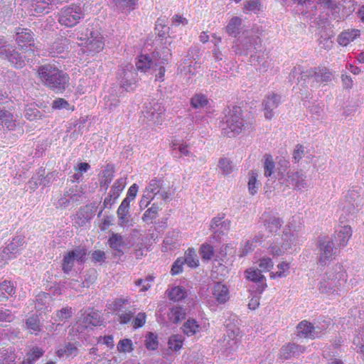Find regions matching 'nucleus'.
<instances>
[{"mask_svg":"<svg viewBox=\"0 0 364 364\" xmlns=\"http://www.w3.org/2000/svg\"><path fill=\"white\" fill-rule=\"evenodd\" d=\"M50 300V296L47 293H41L36 296L35 307L37 310L41 311L47 308Z\"/></svg>","mask_w":364,"mask_h":364,"instance_id":"3c124183","label":"nucleus"},{"mask_svg":"<svg viewBox=\"0 0 364 364\" xmlns=\"http://www.w3.org/2000/svg\"><path fill=\"white\" fill-rule=\"evenodd\" d=\"M352 235V230L350 226L349 225H344V226H339L333 235V240L335 242L336 245L341 248L343 247H345L350 237Z\"/></svg>","mask_w":364,"mask_h":364,"instance_id":"412c9836","label":"nucleus"},{"mask_svg":"<svg viewBox=\"0 0 364 364\" xmlns=\"http://www.w3.org/2000/svg\"><path fill=\"white\" fill-rule=\"evenodd\" d=\"M26 328L31 333L37 335L41 331L40 320L37 316L32 315L26 320Z\"/></svg>","mask_w":364,"mask_h":364,"instance_id":"ea45409f","label":"nucleus"},{"mask_svg":"<svg viewBox=\"0 0 364 364\" xmlns=\"http://www.w3.org/2000/svg\"><path fill=\"white\" fill-rule=\"evenodd\" d=\"M172 155L174 157H180L181 156H191V153L189 151L187 144L173 143Z\"/></svg>","mask_w":364,"mask_h":364,"instance_id":"09e8293b","label":"nucleus"},{"mask_svg":"<svg viewBox=\"0 0 364 364\" xmlns=\"http://www.w3.org/2000/svg\"><path fill=\"white\" fill-rule=\"evenodd\" d=\"M165 108L161 103L156 101L149 102L145 107L144 117L150 125L161 124L164 119Z\"/></svg>","mask_w":364,"mask_h":364,"instance_id":"f8f14e48","label":"nucleus"},{"mask_svg":"<svg viewBox=\"0 0 364 364\" xmlns=\"http://www.w3.org/2000/svg\"><path fill=\"white\" fill-rule=\"evenodd\" d=\"M113 173V166L111 164H107L105 170L102 171V178L100 181L101 186H105L106 188H107L114 177Z\"/></svg>","mask_w":364,"mask_h":364,"instance_id":"79ce46f5","label":"nucleus"},{"mask_svg":"<svg viewBox=\"0 0 364 364\" xmlns=\"http://www.w3.org/2000/svg\"><path fill=\"white\" fill-rule=\"evenodd\" d=\"M73 314V312L71 307H63L60 310L56 311L55 316V317H53V319L55 322L65 321L68 318H71Z\"/></svg>","mask_w":364,"mask_h":364,"instance_id":"8fccbe9b","label":"nucleus"},{"mask_svg":"<svg viewBox=\"0 0 364 364\" xmlns=\"http://www.w3.org/2000/svg\"><path fill=\"white\" fill-rule=\"evenodd\" d=\"M158 336L156 334L149 332L145 337V346L148 350H154L158 348Z\"/></svg>","mask_w":364,"mask_h":364,"instance_id":"bf43d9fd","label":"nucleus"},{"mask_svg":"<svg viewBox=\"0 0 364 364\" xmlns=\"http://www.w3.org/2000/svg\"><path fill=\"white\" fill-rule=\"evenodd\" d=\"M200 255L203 259H212L214 255L213 247L208 243L203 244L200 249Z\"/></svg>","mask_w":364,"mask_h":364,"instance_id":"680f3d73","label":"nucleus"},{"mask_svg":"<svg viewBox=\"0 0 364 364\" xmlns=\"http://www.w3.org/2000/svg\"><path fill=\"white\" fill-rule=\"evenodd\" d=\"M185 310L179 306H173L169 314V318L173 323H178L185 316Z\"/></svg>","mask_w":364,"mask_h":364,"instance_id":"5fc2aeb1","label":"nucleus"},{"mask_svg":"<svg viewBox=\"0 0 364 364\" xmlns=\"http://www.w3.org/2000/svg\"><path fill=\"white\" fill-rule=\"evenodd\" d=\"M183 343V337L181 335L176 334L170 336L168 346L171 350L177 351L181 348Z\"/></svg>","mask_w":364,"mask_h":364,"instance_id":"603ef678","label":"nucleus"},{"mask_svg":"<svg viewBox=\"0 0 364 364\" xmlns=\"http://www.w3.org/2000/svg\"><path fill=\"white\" fill-rule=\"evenodd\" d=\"M78 346V343H65L58 349L57 355L59 358L75 357L79 353Z\"/></svg>","mask_w":364,"mask_h":364,"instance_id":"cd10ccee","label":"nucleus"},{"mask_svg":"<svg viewBox=\"0 0 364 364\" xmlns=\"http://www.w3.org/2000/svg\"><path fill=\"white\" fill-rule=\"evenodd\" d=\"M230 221L228 220H224L223 216L213 218L210 225V230L213 233L210 239L218 242L220 240L221 236L228 232L230 230Z\"/></svg>","mask_w":364,"mask_h":364,"instance_id":"dca6fc26","label":"nucleus"},{"mask_svg":"<svg viewBox=\"0 0 364 364\" xmlns=\"http://www.w3.org/2000/svg\"><path fill=\"white\" fill-rule=\"evenodd\" d=\"M186 296V291L181 287H175L168 292V297L171 300L178 301L184 299Z\"/></svg>","mask_w":364,"mask_h":364,"instance_id":"6e6d98bb","label":"nucleus"},{"mask_svg":"<svg viewBox=\"0 0 364 364\" xmlns=\"http://www.w3.org/2000/svg\"><path fill=\"white\" fill-rule=\"evenodd\" d=\"M25 53L26 54L23 55L12 46L11 49H10L4 59L7 60L14 68H22L26 65V62L32 60V58L35 55L34 50L32 48H29Z\"/></svg>","mask_w":364,"mask_h":364,"instance_id":"4468645a","label":"nucleus"},{"mask_svg":"<svg viewBox=\"0 0 364 364\" xmlns=\"http://www.w3.org/2000/svg\"><path fill=\"white\" fill-rule=\"evenodd\" d=\"M218 166L224 175L230 174L233 169L232 162L228 159H220Z\"/></svg>","mask_w":364,"mask_h":364,"instance_id":"774afa93","label":"nucleus"},{"mask_svg":"<svg viewBox=\"0 0 364 364\" xmlns=\"http://www.w3.org/2000/svg\"><path fill=\"white\" fill-rule=\"evenodd\" d=\"M362 188L360 186H353L346 196V205L343 207V211L351 215L355 214L363 206L360 193Z\"/></svg>","mask_w":364,"mask_h":364,"instance_id":"ddd939ff","label":"nucleus"},{"mask_svg":"<svg viewBox=\"0 0 364 364\" xmlns=\"http://www.w3.org/2000/svg\"><path fill=\"white\" fill-rule=\"evenodd\" d=\"M159 210V206L156 203H153L151 207L147 209L142 216V219L144 222H149L155 219L158 215V211Z\"/></svg>","mask_w":364,"mask_h":364,"instance_id":"052dcab7","label":"nucleus"},{"mask_svg":"<svg viewBox=\"0 0 364 364\" xmlns=\"http://www.w3.org/2000/svg\"><path fill=\"white\" fill-rule=\"evenodd\" d=\"M339 11L342 8L344 14L348 15L355 10V2L353 0H342L338 2Z\"/></svg>","mask_w":364,"mask_h":364,"instance_id":"0e129e2a","label":"nucleus"},{"mask_svg":"<svg viewBox=\"0 0 364 364\" xmlns=\"http://www.w3.org/2000/svg\"><path fill=\"white\" fill-rule=\"evenodd\" d=\"M117 348L119 352L122 353H130L134 350L132 341L129 338L120 340Z\"/></svg>","mask_w":364,"mask_h":364,"instance_id":"e2e57ef3","label":"nucleus"},{"mask_svg":"<svg viewBox=\"0 0 364 364\" xmlns=\"http://www.w3.org/2000/svg\"><path fill=\"white\" fill-rule=\"evenodd\" d=\"M262 240H263V235L261 234H259L258 235H256L252 241H250V240L246 241L244 247H242V249L240 253V257H244V256L247 255L248 253H250V252H252L255 247V245H254V242H255V243L261 242L262 241Z\"/></svg>","mask_w":364,"mask_h":364,"instance_id":"37998d69","label":"nucleus"},{"mask_svg":"<svg viewBox=\"0 0 364 364\" xmlns=\"http://www.w3.org/2000/svg\"><path fill=\"white\" fill-rule=\"evenodd\" d=\"M108 244L114 251L113 255L114 257H120L124 254L122 247L124 245V241L120 234L112 232L109 237Z\"/></svg>","mask_w":364,"mask_h":364,"instance_id":"bb28decb","label":"nucleus"},{"mask_svg":"<svg viewBox=\"0 0 364 364\" xmlns=\"http://www.w3.org/2000/svg\"><path fill=\"white\" fill-rule=\"evenodd\" d=\"M82 9L79 5L73 4L61 9L58 21L67 27L75 26L81 18H84Z\"/></svg>","mask_w":364,"mask_h":364,"instance_id":"1a4fd4ad","label":"nucleus"},{"mask_svg":"<svg viewBox=\"0 0 364 364\" xmlns=\"http://www.w3.org/2000/svg\"><path fill=\"white\" fill-rule=\"evenodd\" d=\"M242 25V19L237 16L230 18L226 26V32L231 36L236 37L240 31Z\"/></svg>","mask_w":364,"mask_h":364,"instance_id":"c9c22d12","label":"nucleus"},{"mask_svg":"<svg viewBox=\"0 0 364 364\" xmlns=\"http://www.w3.org/2000/svg\"><path fill=\"white\" fill-rule=\"evenodd\" d=\"M332 74L326 68L320 69L318 72L310 69L304 71L300 67L294 68L289 74V81L296 79L298 85L306 88H316L321 82L331 80Z\"/></svg>","mask_w":364,"mask_h":364,"instance_id":"f03ea898","label":"nucleus"},{"mask_svg":"<svg viewBox=\"0 0 364 364\" xmlns=\"http://www.w3.org/2000/svg\"><path fill=\"white\" fill-rule=\"evenodd\" d=\"M250 61L251 64L259 71H266L269 66L268 60L263 54L260 55V53H259L258 55H251Z\"/></svg>","mask_w":364,"mask_h":364,"instance_id":"e433bc0d","label":"nucleus"},{"mask_svg":"<svg viewBox=\"0 0 364 364\" xmlns=\"http://www.w3.org/2000/svg\"><path fill=\"white\" fill-rule=\"evenodd\" d=\"M16 293V287L11 281L4 280L0 283V301H6Z\"/></svg>","mask_w":364,"mask_h":364,"instance_id":"7c9ffc66","label":"nucleus"},{"mask_svg":"<svg viewBox=\"0 0 364 364\" xmlns=\"http://www.w3.org/2000/svg\"><path fill=\"white\" fill-rule=\"evenodd\" d=\"M80 40L84 41L82 45H85L87 51L92 54L100 52L105 46L102 36L97 31H94L92 28H87L85 37H80Z\"/></svg>","mask_w":364,"mask_h":364,"instance_id":"9b49d317","label":"nucleus"},{"mask_svg":"<svg viewBox=\"0 0 364 364\" xmlns=\"http://www.w3.org/2000/svg\"><path fill=\"white\" fill-rule=\"evenodd\" d=\"M360 34L358 29H348L343 31L338 37V43L343 46H346L350 42L354 41Z\"/></svg>","mask_w":364,"mask_h":364,"instance_id":"2f4dec72","label":"nucleus"},{"mask_svg":"<svg viewBox=\"0 0 364 364\" xmlns=\"http://www.w3.org/2000/svg\"><path fill=\"white\" fill-rule=\"evenodd\" d=\"M240 341L237 339L224 337L221 341V346L225 351L232 353L237 349Z\"/></svg>","mask_w":364,"mask_h":364,"instance_id":"864d4df0","label":"nucleus"},{"mask_svg":"<svg viewBox=\"0 0 364 364\" xmlns=\"http://www.w3.org/2000/svg\"><path fill=\"white\" fill-rule=\"evenodd\" d=\"M0 124L8 129H13L15 127V121L11 113L6 109H0Z\"/></svg>","mask_w":364,"mask_h":364,"instance_id":"4c0bfd02","label":"nucleus"},{"mask_svg":"<svg viewBox=\"0 0 364 364\" xmlns=\"http://www.w3.org/2000/svg\"><path fill=\"white\" fill-rule=\"evenodd\" d=\"M247 279L255 282L252 287L256 293L262 294L264 289L267 287L265 283V277L262 274L261 270L259 268L251 267L245 271Z\"/></svg>","mask_w":364,"mask_h":364,"instance_id":"a211bd4d","label":"nucleus"},{"mask_svg":"<svg viewBox=\"0 0 364 364\" xmlns=\"http://www.w3.org/2000/svg\"><path fill=\"white\" fill-rule=\"evenodd\" d=\"M37 73L42 82L55 92H62L68 85V75L58 69L54 65H43L38 68Z\"/></svg>","mask_w":364,"mask_h":364,"instance_id":"f257e3e1","label":"nucleus"},{"mask_svg":"<svg viewBox=\"0 0 364 364\" xmlns=\"http://www.w3.org/2000/svg\"><path fill=\"white\" fill-rule=\"evenodd\" d=\"M84 322L94 326H97L100 323V316L97 312L92 311L87 314L84 318Z\"/></svg>","mask_w":364,"mask_h":364,"instance_id":"338daca9","label":"nucleus"},{"mask_svg":"<svg viewBox=\"0 0 364 364\" xmlns=\"http://www.w3.org/2000/svg\"><path fill=\"white\" fill-rule=\"evenodd\" d=\"M306 178V176L302 171H289L286 174L281 173L279 181L281 186H284L282 191H285V188L300 191L307 186Z\"/></svg>","mask_w":364,"mask_h":364,"instance_id":"6e6552de","label":"nucleus"},{"mask_svg":"<svg viewBox=\"0 0 364 364\" xmlns=\"http://www.w3.org/2000/svg\"><path fill=\"white\" fill-rule=\"evenodd\" d=\"M306 350V348L303 346L294 343H289L284 345L279 353V358L282 360H289L294 357H297L300 354L303 353Z\"/></svg>","mask_w":364,"mask_h":364,"instance_id":"aec40b11","label":"nucleus"},{"mask_svg":"<svg viewBox=\"0 0 364 364\" xmlns=\"http://www.w3.org/2000/svg\"><path fill=\"white\" fill-rule=\"evenodd\" d=\"M296 329L297 335L300 337L312 339L320 337V331H317L316 328H314V326L307 321H301L298 324Z\"/></svg>","mask_w":364,"mask_h":364,"instance_id":"4be33fe9","label":"nucleus"},{"mask_svg":"<svg viewBox=\"0 0 364 364\" xmlns=\"http://www.w3.org/2000/svg\"><path fill=\"white\" fill-rule=\"evenodd\" d=\"M171 58V49L163 47L160 50L154 51L151 55H140L136 61V67L137 70L145 73L158 66L159 63L168 64Z\"/></svg>","mask_w":364,"mask_h":364,"instance_id":"20e7f679","label":"nucleus"},{"mask_svg":"<svg viewBox=\"0 0 364 364\" xmlns=\"http://www.w3.org/2000/svg\"><path fill=\"white\" fill-rule=\"evenodd\" d=\"M164 181L159 178H154L151 180L146 187L144 192L150 195H153L154 197L158 194L163 187Z\"/></svg>","mask_w":364,"mask_h":364,"instance_id":"58836bf2","label":"nucleus"},{"mask_svg":"<svg viewBox=\"0 0 364 364\" xmlns=\"http://www.w3.org/2000/svg\"><path fill=\"white\" fill-rule=\"evenodd\" d=\"M190 105L193 109H203L209 107L210 102L204 94L196 93L191 98Z\"/></svg>","mask_w":364,"mask_h":364,"instance_id":"72a5a7b5","label":"nucleus"},{"mask_svg":"<svg viewBox=\"0 0 364 364\" xmlns=\"http://www.w3.org/2000/svg\"><path fill=\"white\" fill-rule=\"evenodd\" d=\"M72 259L78 264L82 265L87 260V249L85 245H79L68 252Z\"/></svg>","mask_w":364,"mask_h":364,"instance_id":"c756f323","label":"nucleus"},{"mask_svg":"<svg viewBox=\"0 0 364 364\" xmlns=\"http://www.w3.org/2000/svg\"><path fill=\"white\" fill-rule=\"evenodd\" d=\"M108 93L104 97V107L109 111H112L119 106V100L114 88H111Z\"/></svg>","mask_w":364,"mask_h":364,"instance_id":"473e14b6","label":"nucleus"},{"mask_svg":"<svg viewBox=\"0 0 364 364\" xmlns=\"http://www.w3.org/2000/svg\"><path fill=\"white\" fill-rule=\"evenodd\" d=\"M244 126L242 109L234 106L225 109V115L221 123V129L226 136L231 137L241 132Z\"/></svg>","mask_w":364,"mask_h":364,"instance_id":"7ed1b4c3","label":"nucleus"},{"mask_svg":"<svg viewBox=\"0 0 364 364\" xmlns=\"http://www.w3.org/2000/svg\"><path fill=\"white\" fill-rule=\"evenodd\" d=\"M44 350L39 347H33L26 354V359L24 360L28 364H33L37 360L43 355Z\"/></svg>","mask_w":364,"mask_h":364,"instance_id":"c03bdc74","label":"nucleus"},{"mask_svg":"<svg viewBox=\"0 0 364 364\" xmlns=\"http://www.w3.org/2000/svg\"><path fill=\"white\" fill-rule=\"evenodd\" d=\"M137 2L138 0H112V3L117 9L123 13H128L134 10Z\"/></svg>","mask_w":364,"mask_h":364,"instance_id":"f704fd0d","label":"nucleus"},{"mask_svg":"<svg viewBox=\"0 0 364 364\" xmlns=\"http://www.w3.org/2000/svg\"><path fill=\"white\" fill-rule=\"evenodd\" d=\"M129 208L130 203L127 200H123L117 210L119 225L127 226L130 224L131 215L129 213Z\"/></svg>","mask_w":364,"mask_h":364,"instance_id":"393cba45","label":"nucleus"},{"mask_svg":"<svg viewBox=\"0 0 364 364\" xmlns=\"http://www.w3.org/2000/svg\"><path fill=\"white\" fill-rule=\"evenodd\" d=\"M274 162L271 155H265V161L264 165V176L269 177L274 173Z\"/></svg>","mask_w":364,"mask_h":364,"instance_id":"69168bd1","label":"nucleus"},{"mask_svg":"<svg viewBox=\"0 0 364 364\" xmlns=\"http://www.w3.org/2000/svg\"><path fill=\"white\" fill-rule=\"evenodd\" d=\"M50 0H31L28 12L31 16L48 14L50 10Z\"/></svg>","mask_w":364,"mask_h":364,"instance_id":"b1692460","label":"nucleus"},{"mask_svg":"<svg viewBox=\"0 0 364 364\" xmlns=\"http://www.w3.org/2000/svg\"><path fill=\"white\" fill-rule=\"evenodd\" d=\"M126 185V179L120 178L117 179L112 186L107 196L103 202V208H111L115 200L118 198L120 193L123 191Z\"/></svg>","mask_w":364,"mask_h":364,"instance_id":"6ab92c4d","label":"nucleus"},{"mask_svg":"<svg viewBox=\"0 0 364 364\" xmlns=\"http://www.w3.org/2000/svg\"><path fill=\"white\" fill-rule=\"evenodd\" d=\"M137 72L132 64L122 66L117 72V80L121 89L133 90L137 82Z\"/></svg>","mask_w":364,"mask_h":364,"instance_id":"0eeeda50","label":"nucleus"},{"mask_svg":"<svg viewBox=\"0 0 364 364\" xmlns=\"http://www.w3.org/2000/svg\"><path fill=\"white\" fill-rule=\"evenodd\" d=\"M24 242L23 237L21 235L15 237L4 248V253L7 255L9 259L15 258L23 250Z\"/></svg>","mask_w":364,"mask_h":364,"instance_id":"5701e85b","label":"nucleus"},{"mask_svg":"<svg viewBox=\"0 0 364 364\" xmlns=\"http://www.w3.org/2000/svg\"><path fill=\"white\" fill-rule=\"evenodd\" d=\"M75 261L72 259L68 252H66L62 259V270L65 274H69L73 269Z\"/></svg>","mask_w":364,"mask_h":364,"instance_id":"13d9d810","label":"nucleus"},{"mask_svg":"<svg viewBox=\"0 0 364 364\" xmlns=\"http://www.w3.org/2000/svg\"><path fill=\"white\" fill-rule=\"evenodd\" d=\"M43 175L44 170H41L37 174V178L33 177L32 180L35 181V183L36 185L42 186L43 187L48 186L52 181L53 174L52 173H49L46 176H43Z\"/></svg>","mask_w":364,"mask_h":364,"instance_id":"a18cd8bd","label":"nucleus"},{"mask_svg":"<svg viewBox=\"0 0 364 364\" xmlns=\"http://www.w3.org/2000/svg\"><path fill=\"white\" fill-rule=\"evenodd\" d=\"M200 326L194 319L187 320L183 325V331L188 336L194 335L199 331Z\"/></svg>","mask_w":364,"mask_h":364,"instance_id":"49530a36","label":"nucleus"},{"mask_svg":"<svg viewBox=\"0 0 364 364\" xmlns=\"http://www.w3.org/2000/svg\"><path fill=\"white\" fill-rule=\"evenodd\" d=\"M213 294L220 304L225 303L229 299V291L226 285L217 282L213 289Z\"/></svg>","mask_w":364,"mask_h":364,"instance_id":"c85d7f7f","label":"nucleus"},{"mask_svg":"<svg viewBox=\"0 0 364 364\" xmlns=\"http://www.w3.org/2000/svg\"><path fill=\"white\" fill-rule=\"evenodd\" d=\"M288 250H289L288 244L282 245V243L273 242L268 247V252L273 257H279L283 255Z\"/></svg>","mask_w":364,"mask_h":364,"instance_id":"a19ab883","label":"nucleus"},{"mask_svg":"<svg viewBox=\"0 0 364 364\" xmlns=\"http://www.w3.org/2000/svg\"><path fill=\"white\" fill-rule=\"evenodd\" d=\"M24 116L27 119L33 121L36 119H41L43 115L38 109L36 107V106L31 105L26 107Z\"/></svg>","mask_w":364,"mask_h":364,"instance_id":"4d7b16f0","label":"nucleus"},{"mask_svg":"<svg viewBox=\"0 0 364 364\" xmlns=\"http://www.w3.org/2000/svg\"><path fill=\"white\" fill-rule=\"evenodd\" d=\"M183 263L187 264L190 267H196L198 266V259L196 258V253L194 249L189 248L186 252V255L182 257Z\"/></svg>","mask_w":364,"mask_h":364,"instance_id":"de8ad7c7","label":"nucleus"},{"mask_svg":"<svg viewBox=\"0 0 364 364\" xmlns=\"http://www.w3.org/2000/svg\"><path fill=\"white\" fill-rule=\"evenodd\" d=\"M343 273L333 271L326 272L322 280L319 282L318 289L322 294H333L338 287L341 286L345 279L342 277Z\"/></svg>","mask_w":364,"mask_h":364,"instance_id":"9d476101","label":"nucleus"},{"mask_svg":"<svg viewBox=\"0 0 364 364\" xmlns=\"http://www.w3.org/2000/svg\"><path fill=\"white\" fill-rule=\"evenodd\" d=\"M16 41L21 48L26 45L31 48L34 45L33 33L29 29L18 28L16 31Z\"/></svg>","mask_w":364,"mask_h":364,"instance_id":"a878e982","label":"nucleus"},{"mask_svg":"<svg viewBox=\"0 0 364 364\" xmlns=\"http://www.w3.org/2000/svg\"><path fill=\"white\" fill-rule=\"evenodd\" d=\"M281 96L272 92L267 95L263 100L262 106L264 112V117L271 119L274 115V109L278 107L281 103Z\"/></svg>","mask_w":364,"mask_h":364,"instance_id":"f3484780","label":"nucleus"},{"mask_svg":"<svg viewBox=\"0 0 364 364\" xmlns=\"http://www.w3.org/2000/svg\"><path fill=\"white\" fill-rule=\"evenodd\" d=\"M261 44L259 37L252 31L244 32L242 36L237 41L232 49L236 54L240 55H255L257 48Z\"/></svg>","mask_w":364,"mask_h":364,"instance_id":"39448f33","label":"nucleus"},{"mask_svg":"<svg viewBox=\"0 0 364 364\" xmlns=\"http://www.w3.org/2000/svg\"><path fill=\"white\" fill-rule=\"evenodd\" d=\"M260 223L269 233L275 234L280 230L284 221L277 214L264 212L260 217Z\"/></svg>","mask_w":364,"mask_h":364,"instance_id":"2eb2a0df","label":"nucleus"},{"mask_svg":"<svg viewBox=\"0 0 364 364\" xmlns=\"http://www.w3.org/2000/svg\"><path fill=\"white\" fill-rule=\"evenodd\" d=\"M317 249L318 263L323 266L334 259L340 252V248L336 245L333 238L328 236H323L318 238Z\"/></svg>","mask_w":364,"mask_h":364,"instance_id":"423d86ee","label":"nucleus"}]
</instances>
